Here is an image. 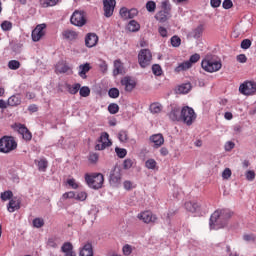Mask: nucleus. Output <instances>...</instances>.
<instances>
[{
	"instance_id": "nucleus-1",
	"label": "nucleus",
	"mask_w": 256,
	"mask_h": 256,
	"mask_svg": "<svg viewBox=\"0 0 256 256\" xmlns=\"http://www.w3.org/2000/svg\"><path fill=\"white\" fill-rule=\"evenodd\" d=\"M233 217V212L229 209H218L210 217V229H223Z\"/></svg>"
},
{
	"instance_id": "nucleus-2",
	"label": "nucleus",
	"mask_w": 256,
	"mask_h": 256,
	"mask_svg": "<svg viewBox=\"0 0 256 256\" xmlns=\"http://www.w3.org/2000/svg\"><path fill=\"white\" fill-rule=\"evenodd\" d=\"M85 181L91 189H101L105 177L101 173L85 174Z\"/></svg>"
},
{
	"instance_id": "nucleus-3",
	"label": "nucleus",
	"mask_w": 256,
	"mask_h": 256,
	"mask_svg": "<svg viewBox=\"0 0 256 256\" xmlns=\"http://www.w3.org/2000/svg\"><path fill=\"white\" fill-rule=\"evenodd\" d=\"M17 149V141L13 136H3L0 139V153H11Z\"/></svg>"
},
{
	"instance_id": "nucleus-4",
	"label": "nucleus",
	"mask_w": 256,
	"mask_h": 256,
	"mask_svg": "<svg viewBox=\"0 0 256 256\" xmlns=\"http://www.w3.org/2000/svg\"><path fill=\"white\" fill-rule=\"evenodd\" d=\"M202 69L207 71V73H216V71H220L223 67V64L220 60H215L213 58H206L202 60L201 63Z\"/></svg>"
},
{
	"instance_id": "nucleus-5",
	"label": "nucleus",
	"mask_w": 256,
	"mask_h": 256,
	"mask_svg": "<svg viewBox=\"0 0 256 256\" xmlns=\"http://www.w3.org/2000/svg\"><path fill=\"white\" fill-rule=\"evenodd\" d=\"M197 119V114H195V110L189 106H185L181 110V121L186 125H193V121Z\"/></svg>"
},
{
	"instance_id": "nucleus-6",
	"label": "nucleus",
	"mask_w": 256,
	"mask_h": 256,
	"mask_svg": "<svg viewBox=\"0 0 256 256\" xmlns=\"http://www.w3.org/2000/svg\"><path fill=\"white\" fill-rule=\"evenodd\" d=\"M153 59V55L149 49H142L138 54V63L142 69L145 67H149L151 65V61Z\"/></svg>"
},
{
	"instance_id": "nucleus-7",
	"label": "nucleus",
	"mask_w": 256,
	"mask_h": 256,
	"mask_svg": "<svg viewBox=\"0 0 256 256\" xmlns=\"http://www.w3.org/2000/svg\"><path fill=\"white\" fill-rule=\"evenodd\" d=\"M111 145H113V143L109 139V133L103 132L97 140L95 150L104 151V149H107V147H111Z\"/></svg>"
},
{
	"instance_id": "nucleus-8",
	"label": "nucleus",
	"mask_w": 256,
	"mask_h": 256,
	"mask_svg": "<svg viewBox=\"0 0 256 256\" xmlns=\"http://www.w3.org/2000/svg\"><path fill=\"white\" fill-rule=\"evenodd\" d=\"M70 22L76 27H83V25L87 23V20L85 19V12L75 10L70 18Z\"/></svg>"
},
{
	"instance_id": "nucleus-9",
	"label": "nucleus",
	"mask_w": 256,
	"mask_h": 256,
	"mask_svg": "<svg viewBox=\"0 0 256 256\" xmlns=\"http://www.w3.org/2000/svg\"><path fill=\"white\" fill-rule=\"evenodd\" d=\"M239 91L242 95H255L256 93V82L245 81L239 87Z\"/></svg>"
},
{
	"instance_id": "nucleus-10",
	"label": "nucleus",
	"mask_w": 256,
	"mask_h": 256,
	"mask_svg": "<svg viewBox=\"0 0 256 256\" xmlns=\"http://www.w3.org/2000/svg\"><path fill=\"white\" fill-rule=\"evenodd\" d=\"M109 183L112 187H119L121 185V169L114 167L111 170Z\"/></svg>"
},
{
	"instance_id": "nucleus-11",
	"label": "nucleus",
	"mask_w": 256,
	"mask_h": 256,
	"mask_svg": "<svg viewBox=\"0 0 256 256\" xmlns=\"http://www.w3.org/2000/svg\"><path fill=\"white\" fill-rule=\"evenodd\" d=\"M47 28L46 24H40L35 27L32 31V41L36 42L41 41V38L45 36V29Z\"/></svg>"
},
{
	"instance_id": "nucleus-12",
	"label": "nucleus",
	"mask_w": 256,
	"mask_h": 256,
	"mask_svg": "<svg viewBox=\"0 0 256 256\" xmlns=\"http://www.w3.org/2000/svg\"><path fill=\"white\" fill-rule=\"evenodd\" d=\"M115 5H117V1L115 0H103L104 15L106 17H113Z\"/></svg>"
},
{
	"instance_id": "nucleus-13",
	"label": "nucleus",
	"mask_w": 256,
	"mask_h": 256,
	"mask_svg": "<svg viewBox=\"0 0 256 256\" xmlns=\"http://www.w3.org/2000/svg\"><path fill=\"white\" fill-rule=\"evenodd\" d=\"M138 219L143 221V223H155V221H157V216L153 215L150 211H144L138 214Z\"/></svg>"
},
{
	"instance_id": "nucleus-14",
	"label": "nucleus",
	"mask_w": 256,
	"mask_h": 256,
	"mask_svg": "<svg viewBox=\"0 0 256 256\" xmlns=\"http://www.w3.org/2000/svg\"><path fill=\"white\" fill-rule=\"evenodd\" d=\"M121 85L125 87V91H127L128 93H131V91L135 89L137 83L131 77L126 76L121 80Z\"/></svg>"
},
{
	"instance_id": "nucleus-15",
	"label": "nucleus",
	"mask_w": 256,
	"mask_h": 256,
	"mask_svg": "<svg viewBox=\"0 0 256 256\" xmlns=\"http://www.w3.org/2000/svg\"><path fill=\"white\" fill-rule=\"evenodd\" d=\"M150 143L154 144L155 149H159L165 143V138L163 137V134H153L149 138Z\"/></svg>"
},
{
	"instance_id": "nucleus-16",
	"label": "nucleus",
	"mask_w": 256,
	"mask_h": 256,
	"mask_svg": "<svg viewBox=\"0 0 256 256\" xmlns=\"http://www.w3.org/2000/svg\"><path fill=\"white\" fill-rule=\"evenodd\" d=\"M18 133L19 135H22L24 141H31V139H33V134H31V131H29L23 124L18 125Z\"/></svg>"
},
{
	"instance_id": "nucleus-17",
	"label": "nucleus",
	"mask_w": 256,
	"mask_h": 256,
	"mask_svg": "<svg viewBox=\"0 0 256 256\" xmlns=\"http://www.w3.org/2000/svg\"><path fill=\"white\" fill-rule=\"evenodd\" d=\"M19 209H21V200L12 198L7 205V211L9 213H15V211H19Z\"/></svg>"
},
{
	"instance_id": "nucleus-18",
	"label": "nucleus",
	"mask_w": 256,
	"mask_h": 256,
	"mask_svg": "<svg viewBox=\"0 0 256 256\" xmlns=\"http://www.w3.org/2000/svg\"><path fill=\"white\" fill-rule=\"evenodd\" d=\"M99 41V37L95 33H88L85 37V45L86 47H95Z\"/></svg>"
},
{
	"instance_id": "nucleus-19",
	"label": "nucleus",
	"mask_w": 256,
	"mask_h": 256,
	"mask_svg": "<svg viewBox=\"0 0 256 256\" xmlns=\"http://www.w3.org/2000/svg\"><path fill=\"white\" fill-rule=\"evenodd\" d=\"M61 251L64 253V256H77L75 251H73V244L70 242H65L61 247Z\"/></svg>"
},
{
	"instance_id": "nucleus-20",
	"label": "nucleus",
	"mask_w": 256,
	"mask_h": 256,
	"mask_svg": "<svg viewBox=\"0 0 256 256\" xmlns=\"http://www.w3.org/2000/svg\"><path fill=\"white\" fill-rule=\"evenodd\" d=\"M79 256H93V244L88 242L80 248Z\"/></svg>"
},
{
	"instance_id": "nucleus-21",
	"label": "nucleus",
	"mask_w": 256,
	"mask_h": 256,
	"mask_svg": "<svg viewBox=\"0 0 256 256\" xmlns=\"http://www.w3.org/2000/svg\"><path fill=\"white\" fill-rule=\"evenodd\" d=\"M155 19L159 21V23H165L168 19H171V13L160 10L156 13Z\"/></svg>"
},
{
	"instance_id": "nucleus-22",
	"label": "nucleus",
	"mask_w": 256,
	"mask_h": 256,
	"mask_svg": "<svg viewBox=\"0 0 256 256\" xmlns=\"http://www.w3.org/2000/svg\"><path fill=\"white\" fill-rule=\"evenodd\" d=\"M123 73H125V68L123 67V63H121V60H115L114 70H113L114 77H117V75H123Z\"/></svg>"
},
{
	"instance_id": "nucleus-23",
	"label": "nucleus",
	"mask_w": 256,
	"mask_h": 256,
	"mask_svg": "<svg viewBox=\"0 0 256 256\" xmlns=\"http://www.w3.org/2000/svg\"><path fill=\"white\" fill-rule=\"evenodd\" d=\"M89 71H91V65L89 63L80 65L78 75L82 79H87V73H89Z\"/></svg>"
},
{
	"instance_id": "nucleus-24",
	"label": "nucleus",
	"mask_w": 256,
	"mask_h": 256,
	"mask_svg": "<svg viewBox=\"0 0 256 256\" xmlns=\"http://www.w3.org/2000/svg\"><path fill=\"white\" fill-rule=\"evenodd\" d=\"M64 39H67V41H75L77 37H79V34L74 30H65L62 33Z\"/></svg>"
},
{
	"instance_id": "nucleus-25",
	"label": "nucleus",
	"mask_w": 256,
	"mask_h": 256,
	"mask_svg": "<svg viewBox=\"0 0 256 256\" xmlns=\"http://www.w3.org/2000/svg\"><path fill=\"white\" fill-rule=\"evenodd\" d=\"M56 73H67V71L71 70V67L67 65V63L60 61L56 64Z\"/></svg>"
},
{
	"instance_id": "nucleus-26",
	"label": "nucleus",
	"mask_w": 256,
	"mask_h": 256,
	"mask_svg": "<svg viewBox=\"0 0 256 256\" xmlns=\"http://www.w3.org/2000/svg\"><path fill=\"white\" fill-rule=\"evenodd\" d=\"M7 105L10 107H17V105H21V96L13 95L8 98Z\"/></svg>"
},
{
	"instance_id": "nucleus-27",
	"label": "nucleus",
	"mask_w": 256,
	"mask_h": 256,
	"mask_svg": "<svg viewBox=\"0 0 256 256\" xmlns=\"http://www.w3.org/2000/svg\"><path fill=\"white\" fill-rule=\"evenodd\" d=\"M203 31H204L203 25L200 24L194 30L191 31L190 35L191 37H193V39H199L201 38V35H203Z\"/></svg>"
},
{
	"instance_id": "nucleus-28",
	"label": "nucleus",
	"mask_w": 256,
	"mask_h": 256,
	"mask_svg": "<svg viewBox=\"0 0 256 256\" xmlns=\"http://www.w3.org/2000/svg\"><path fill=\"white\" fill-rule=\"evenodd\" d=\"M127 29L130 33H137L141 29V25L137 21L131 20L127 25Z\"/></svg>"
},
{
	"instance_id": "nucleus-29",
	"label": "nucleus",
	"mask_w": 256,
	"mask_h": 256,
	"mask_svg": "<svg viewBox=\"0 0 256 256\" xmlns=\"http://www.w3.org/2000/svg\"><path fill=\"white\" fill-rule=\"evenodd\" d=\"M66 89L70 95H77L81 89V84L76 83L73 86H71V84H66Z\"/></svg>"
},
{
	"instance_id": "nucleus-30",
	"label": "nucleus",
	"mask_w": 256,
	"mask_h": 256,
	"mask_svg": "<svg viewBox=\"0 0 256 256\" xmlns=\"http://www.w3.org/2000/svg\"><path fill=\"white\" fill-rule=\"evenodd\" d=\"M187 69H191V63L188 61L180 63L175 69V73H181V71H187Z\"/></svg>"
},
{
	"instance_id": "nucleus-31",
	"label": "nucleus",
	"mask_w": 256,
	"mask_h": 256,
	"mask_svg": "<svg viewBox=\"0 0 256 256\" xmlns=\"http://www.w3.org/2000/svg\"><path fill=\"white\" fill-rule=\"evenodd\" d=\"M185 209H187L190 213H197V211H199V204L195 202H186Z\"/></svg>"
},
{
	"instance_id": "nucleus-32",
	"label": "nucleus",
	"mask_w": 256,
	"mask_h": 256,
	"mask_svg": "<svg viewBox=\"0 0 256 256\" xmlns=\"http://www.w3.org/2000/svg\"><path fill=\"white\" fill-rule=\"evenodd\" d=\"M169 118L171 121H181V111H179L177 108L172 109V111L169 113Z\"/></svg>"
},
{
	"instance_id": "nucleus-33",
	"label": "nucleus",
	"mask_w": 256,
	"mask_h": 256,
	"mask_svg": "<svg viewBox=\"0 0 256 256\" xmlns=\"http://www.w3.org/2000/svg\"><path fill=\"white\" fill-rule=\"evenodd\" d=\"M191 83H184L178 87V93H182L183 95L189 93L191 91Z\"/></svg>"
},
{
	"instance_id": "nucleus-34",
	"label": "nucleus",
	"mask_w": 256,
	"mask_h": 256,
	"mask_svg": "<svg viewBox=\"0 0 256 256\" xmlns=\"http://www.w3.org/2000/svg\"><path fill=\"white\" fill-rule=\"evenodd\" d=\"M35 163H37L38 171H47L48 162L46 159H40L39 161L35 160Z\"/></svg>"
},
{
	"instance_id": "nucleus-35",
	"label": "nucleus",
	"mask_w": 256,
	"mask_h": 256,
	"mask_svg": "<svg viewBox=\"0 0 256 256\" xmlns=\"http://www.w3.org/2000/svg\"><path fill=\"white\" fill-rule=\"evenodd\" d=\"M59 3V0H40L41 7H55Z\"/></svg>"
},
{
	"instance_id": "nucleus-36",
	"label": "nucleus",
	"mask_w": 256,
	"mask_h": 256,
	"mask_svg": "<svg viewBox=\"0 0 256 256\" xmlns=\"http://www.w3.org/2000/svg\"><path fill=\"white\" fill-rule=\"evenodd\" d=\"M150 113H153V114H157L159 113L160 111H162L163 109V106L159 103H152L150 105Z\"/></svg>"
},
{
	"instance_id": "nucleus-37",
	"label": "nucleus",
	"mask_w": 256,
	"mask_h": 256,
	"mask_svg": "<svg viewBox=\"0 0 256 256\" xmlns=\"http://www.w3.org/2000/svg\"><path fill=\"white\" fill-rule=\"evenodd\" d=\"M145 167L146 169L155 170L157 169V161H155L153 158H150L145 162Z\"/></svg>"
},
{
	"instance_id": "nucleus-38",
	"label": "nucleus",
	"mask_w": 256,
	"mask_h": 256,
	"mask_svg": "<svg viewBox=\"0 0 256 256\" xmlns=\"http://www.w3.org/2000/svg\"><path fill=\"white\" fill-rule=\"evenodd\" d=\"M0 198L2 201H9L13 199V192L11 190H7L1 193Z\"/></svg>"
},
{
	"instance_id": "nucleus-39",
	"label": "nucleus",
	"mask_w": 256,
	"mask_h": 256,
	"mask_svg": "<svg viewBox=\"0 0 256 256\" xmlns=\"http://www.w3.org/2000/svg\"><path fill=\"white\" fill-rule=\"evenodd\" d=\"M118 139L121 143H127V141L129 140V135H128L127 131L121 130L118 133Z\"/></svg>"
},
{
	"instance_id": "nucleus-40",
	"label": "nucleus",
	"mask_w": 256,
	"mask_h": 256,
	"mask_svg": "<svg viewBox=\"0 0 256 256\" xmlns=\"http://www.w3.org/2000/svg\"><path fill=\"white\" fill-rule=\"evenodd\" d=\"M79 93L80 97H89L91 95V89L88 86H80Z\"/></svg>"
},
{
	"instance_id": "nucleus-41",
	"label": "nucleus",
	"mask_w": 256,
	"mask_h": 256,
	"mask_svg": "<svg viewBox=\"0 0 256 256\" xmlns=\"http://www.w3.org/2000/svg\"><path fill=\"white\" fill-rule=\"evenodd\" d=\"M8 67L9 69H11L12 71H17V69H19V67H21V62L17 61V60H10L8 62Z\"/></svg>"
},
{
	"instance_id": "nucleus-42",
	"label": "nucleus",
	"mask_w": 256,
	"mask_h": 256,
	"mask_svg": "<svg viewBox=\"0 0 256 256\" xmlns=\"http://www.w3.org/2000/svg\"><path fill=\"white\" fill-rule=\"evenodd\" d=\"M155 9H157V4L155 1L150 0L146 3V10L148 13H155Z\"/></svg>"
},
{
	"instance_id": "nucleus-43",
	"label": "nucleus",
	"mask_w": 256,
	"mask_h": 256,
	"mask_svg": "<svg viewBox=\"0 0 256 256\" xmlns=\"http://www.w3.org/2000/svg\"><path fill=\"white\" fill-rule=\"evenodd\" d=\"M161 9L166 13H171V2H169V0L162 1Z\"/></svg>"
},
{
	"instance_id": "nucleus-44",
	"label": "nucleus",
	"mask_w": 256,
	"mask_h": 256,
	"mask_svg": "<svg viewBox=\"0 0 256 256\" xmlns=\"http://www.w3.org/2000/svg\"><path fill=\"white\" fill-rule=\"evenodd\" d=\"M152 73L157 77H161V75H163V69H161V66L159 64H154L152 66Z\"/></svg>"
},
{
	"instance_id": "nucleus-45",
	"label": "nucleus",
	"mask_w": 256,
	"mask_h": 256,
	"mask_svg": "<svg viewBox=\"0 0 256 256\" xmlns=\"http://www.w3.org/2000/svg\"><path fill=\"white\" fill-rule=\"evenodd\" d=\"M170 43L172 47H180L181 46V38L177 35H174L170 39Z\"/></svg>"
},
{
	"instance_id": "nucleus-46",
	"label": "nucleus",
	"mask_w": 256,
	"mask_h": 256,
	"mask_svg": "<svg viewBox=\"0 0 256 256\" xmlns=\"http://www.w3.org/2000/svg\"><path fill=\"white\" fill-rule=\"evenodd\" d=\"M108 111L111 115H117L119 113V105L116 103H112L108 106Z\"/></svg>"
},
{
	"instance_id": "nucleus-47",
	"label": "nucleus",
	"mask_w": 256,
	"mask_h": 256,
	"mask_svg": "<svg viewBox=\"0 0 256 256\" xmlns=\"http://www.w3.org/2000/svg\"><path fill=\"white\" fill-rule=\"evenodd\" d=\"M32 223L33 227H35L36 229H41V227L45 225V220H43V218H35Z\"/></svg>"
},
{
	"instance_id": "nucleus-48",
	"label": "nucleus",
	"mask_w": 256,
	"mask_h": 256,
	"mask_svg": "<svg viewBox=\"0 0 256 256\" xmlns=\"http://www.w3.org/2000/svg\"><path fill=\"white\" fill-rule=\"evenodd\" d=\"M1 29L3 31H11V29H13V23H11L10 21H3L1 24Z\"/></svg>"
},
{
	"instance_id": "nucleus-49",
	"label": "nucleus",
	"mask_w": 256,
	"mask_h": 256,
	"mask_svg": "<svg viewBox=\"0 0 256 256\" xmlns=\"http://www.w3.org/2000/svg\"><path fill=\"white\" fill-rule=\"evenodd\" d=\"M120 17L124 19V21H127V19H130L129 17V9L123 7L120 9Z\"/></svg>"
},
{
	"instance_id": "nucleus-50",
	"label": "nucleus",
	"mask_w": 256,
	"mask_h": 256,
	"mask_svg": "<svg viewBox=\"0 0 256 256\" xmlns=\"http://www.w3.org/2000/svg\"><path fill=\"white\" fill-rule=\"evenodd\" d=\"M115 151L120 159H124L127 156V150L125 148H115Z\"/></svg>"
},
{
	"instance_id": "nucleus-51",
	"label": "nucleus",
	"mask_w": 256,
	"mask_h": 256,
	"mask_svg": "<svg viewBox=\"0 0 256 256\" xmlns=\"http://www.w3.org/2000/svg\"><path fill=\"white\" fill-rule=\"evenodd\" d=\"M108 95H109V97H111V99H117V97H119V89L111 88L108 91Z\"/></svg>"
},
{
	"instance_id": "nucleus-52",
	"label": "nucleus",
	"mask_w": 256,
	"mask_h": 256,
	"mask_svg": "<svg viewBox=\"0 0 256 256\" xmlns=\"http://www.w3.org/2000/svg\"><path fill=\"white\" fill-rule=\"evenodd\" d=\"M199 59H201V56L196 53V54L190 56V59L187 60V62L190 63V67H193V64L197 63V61H199Z\"/></svg>"
},
{
	"instance_id": "nucleus-53",
	"label": "nucleus",
	"mask_w": 256,
	"mask_h": 256,
	"mask_svg": "<svg viewBox=\"0 0 256 256\" xmlns=\"http://www.w3.org/2000/svg\"><path fill=\"white\" fill-rule=\"evenodd\" d=\"M123 187L126 191H131V189H135V184L129 180H126L123 183Z\"/></svg>"
},
{
	"instance_id": "nucleus-54",
	"label": "nucleus",
	"mask_w": 256,
	"mask_h": 256,
	"mask_svg": "<svg viewBox=\"0 0 256 256\" xmlns=\"http://www.w3.org/2000/svg\"><path fill=\"white\" fill-rule=\"evenodd\" d=\"M245 177L247 181H255V171L253 170L246 171Z\"/></svg>"
},
{
	"instance_id": "nucleus-55",
	"label": "nucleus",
	"mask_w": 256,
	"mask_h": 256,
	"mask_svg": "<svg viewBox=\"0 0 256 256\" xmlns=\"http://www.w3.org/2000/svg\"><path fill=\"white\" fill-rule=\"evenodd\" d=\"M76 201H85L87 199V192H79L75 196Z\"/></svg>"
},
{
	"instance_id": "nucleus-56",
	"label": "nucleus",
	"mask_w": 256,
	"mask_h": 256,
	"mask_svg": "<svg viewBox=\"0 0 256 256\" xmlns=\"http://www.w3.org/2000/svg\"><path fill=\"white\" fill-rule=\"evenodd\" d=\"M88 159H89L90 163H97L99 161V154L90 153Z\"/></svg>"
},
{
	"instance_id": "nucleus-57",
	"label": "nucleus",
	"mask_w": 256,
	"mask_h": 256,
	"mask_svg": "<svg viewBox=\"0 0 256 256\" xmlns=\"http://www.w3.org/2000/svg\"><path fill=\"white\" fill-rule=\"evenodd\" d=\"M122 251H123L124 255L128 256V255H130L131 253H133V248L131 247V245L126 244V245L122 248Z\"/></svg>"
},
{
	"instance_id": "nucleus-58",
	"label": "nucleus",
	"mask_w": 256,
	"mask_h": 256,
	"mask_svg": "<svg viewBox=\"0 0 256 256\" xmlns=\"http://www.w3.org/2000/svg\"><path fill=\"white\" fill-rule=\"evenodd\" d=\"M67 184H68L69 187H71L72 189H79V184H77V182L75 181L74 178L68 179V180H67Z\"/></svg>"
},
{
	"instance_id": "nucleus-59",
	"label": "nucleus",
	"mask_w": 256,
	"mask_h": 256,
	"mask_svg": "<svg viewBox=\"0 0 256 256\" xmlns=\"http://www.w3.org/2000/svg\"><path fill=\"white\" fill-rule=\"evenodd\" d=\"M243 239L247 243H253V241H255V235H253V234H244Z\"/></svg>"
},
{
	"instance_id": "nucleus-60",
	"label": "nucleus",
	"mask_w": 256,
	"mask_h": 256,
	"mask_svg": "<svg viewBox=\"0 0 256 256\" xmlns=\"http://www.w3.org/2000/svg\"><path fill=\"white\" fill-rule=\"evenodd\" d=\"M232 175V172L229 168H226L223 172H222V179L227 180L230 179Z\"/></svg>"
},
{
	"instance_id": "nucleus-61",
	"label": "nucleus",
	"mask_w": 256,
	"mask_h": 256,
	"mask_svg": "<svg viewBox=\"0 0 256 256\" xmlns=\"http://www.w3.org/2000/svg\"><path fill=\"white\" fill-rule=\"evenodd\" d=\"M76 194L73 191L66 192L62 195V199H75Z\"/></svg>"
},
{
	"instance_id": "nucleus-62",
	"label": "nucleus",
	"mask_w": 256,
	"mask_h": 256,
	"mask_svg": "<svg viewBox=\"0 0 256 256\" xmlns=\"http://www.w3.org/2000/svg\"><path fill=\"white\" fill-rule=\"evenodd\" d=\"M123 166L124 169H131L133 167V160L130 158L124 160Z\"/></svg>"
},
{
	"instance_id": "nucleus-63",
	"label": "nucleus",
	"mask_w": 256,
	"mask_h": 256,
	"mask_svg": "<svg viewBox=\"0 0 256 256\" xmlns=\"http://www.w3.org/2000/svg\"><path fill=\"white\" fill-rule=\"evenodd\" d=\"M249 47H251V40L249 39H244L241 42V49H249Z\"/></svg>"
},
{
	"instance_id": "nucleus-64",
	"label": "nucleus",
	"mask_w": 256,
	"mask_h": 256,
	"mask_svg": "<svg viewBox=\"0 0 256 256\" xmlns=\"http://www.w3.org/2000/svg\"><path fill=\"white\" fill-rule=\"evenodd\" d=\"M223 9H231L233 7V1L231 0H224L222 3Z\"/></svg>"
}]
</instances>
